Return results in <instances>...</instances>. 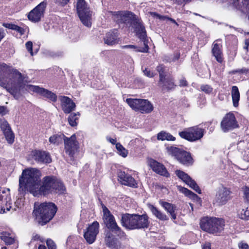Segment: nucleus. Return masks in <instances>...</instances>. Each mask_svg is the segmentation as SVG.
I'll return each instance as SVG.
<instances>
[{"label": "nucleus", "mask_w": 249, "mask_h": 249, "mask_svg": "<svg viewBox=\"0 0 249 249\" xmlns=\"http://www.w3.org/2000/svg\"><path fill=\"white\" fill-rule=\"evenodd\" d=\"M157 139L159 140L164 141H174L175 140V137H173L170 133L161 131L158 134Z\"/></svg>", "instance_id": "obj_37"}, {"label": "nucleus", "mask_w": 249, "mask_h": 249, "mask_svg": "<svg viewBox=\"0 0 249 249\" xmlns=\"http://www.w3.org/2000/svg\"><path fill=\"white\" fill-rule=\"evenodd\" d=\"M31 241H39L40 242L43 243L44 241V239L43 237H41L39 235L36 234L33 235Z\"/></svg>", "instance_id": "obj_51"}, {"label": "nucleus", "mask_w": 249, "mask_h": 249, "mask_svg": "<svg viewBox=\"0 0 249 249\" xmlns=\"http://www.w3.org/2000/svg\"><path fill=\"white\" fill-rule=\"evenodd\" d=\"M24 78L16 69H11L5 64L0 65V86L18 99Z\"/></svg>", "instance_id": "obj_1"}, {"label": "nucleus", "mask_w": 249, "mask_h": 249, "mask_svg": "<svg viewBox=\"0 0 249 249\" xmlns=\"http://www.w3.org/2000/svg\"><path fill=\"white\" fill-rule=\"evenodd\" d=\"M180 86H186L187 85V82L186 80L183 78L180 80L179 81V85Z\"/></svg>", "instance_id": "obj_59"}, {"label": "nucleus", "mask_w": 249, "mask_h": 249, "mask_svg": "<svg viewBox=\"0 0 249 249\" xmlns=\"http://www.w3.org/2000/svg\"><path fill=\"white\" fill-rule=\"evenodd\" d=\"M106 245L111 249H116L117 247V241L114 235L110 232H107L105 236Z\"/></svg>", "instance_id": "obj_29"}, {"label": "nucleus", "mask_w": 249, "mask_h": 249, "mask_svg": "<svg viewBox=\"0 0 249 249\" xmlns=\"http://www.w3.org/2000/svg\"><path fill=\"white\" fill-rule=\"evenodd\" d=\"M76 10L82 23L88 27L91 25L92 12L85 0H77Z\"/></svg>", "instance_id": "obj_7"}, {"label": "nucleus", "mask_w": 249, "mask_h": 249, "mask_svg": "<svg viewBox=\"0 0 249 249\" xmlns=\"http://www.w3.org/2000/svg\"><path fill=\"white\" fill-rule=\"evenodd\" d=\"M239 216L242 219L249 220V208L242 209L239 214Z\"/></svg>", "instance_id": "obj_44"}, {"label": "nucleus", "mask_w": 249, "mask_h": 249, "mask_svg": "<svg viewBox=\"0 0 249 249\" xmlns=\"http://www.w3.org/2000/svg\"><path fill=\"white\" fill-rule=\"evenodd\" d=\"M231 96L233 105L234 107H236L238 106V102L240 99V93L238 88L234 86L232 87Z\"/></svg>", "instance_id": "obj_33"}, {"label": "nucleus", "mask_w": 249, "mask_h": 249, "mask_svg": "<svg viewBox=\"0 0 249 249\" xmlns=\"http://www.w3.org/2000/svg\"><path fill=\"white\" fill-rule=\"evenodd\" d=\"M2 25L6 28L14 30L15 24L3 23Z\"/></svg>", "instance_id": "obj_56"}, {"label": "nucleus", "mask_w": 249, "mask_h": 249, "mask_svg": "<svg viewBox=\"0 0 249 249\" xmlns=\"http://www.w3.org/2000/svg\"><path fill=\"white\" fill-rule=\"evenodd\" d=\"M137 26L136 28V32L138 37L142 40L144 47L141 49L136 50V52L146 53L148 51V46L146 42V31L144 26L141 22H137Z\"/></svg>", "instance_id": "obj_20"}, {"label": "nucleus", "mask_w": 249, "mask_h": 249, "mask_svg": "<svg viewBox=\"0 0 249 249\" xmlns=\"http://www.w3.org/2000/svg\"><path fill=\"white\" fill-rule=\"evenodd\" d=\"M46 244L48 249H56V246L55 243L50 239H48L46 241Z\"/></svg>", "instance_id": "obj_47"}, {"label": "nucleus", "mask_w": 249, "mask_h": 249, "mask_svg": "<svg viewBox=\"0 0 249 249\" xmlns=\"http://www.w3.org/2000/svg\"><path fill=\"white\" fill-rule=\"evenodd\" d=\"M7 112V108L4 106H0V114L1 115H5Z\"/></svg>", "instance_id": "obj_57"}, {"label": "nucleus", "mask_w": 249, "mask_h": 249, "mask_svg": "<svg viewBox=\"0 0 249 249\" xmlns=\"http://www.w3.org/2000/svg\"><path fill=\"white\" fill-rule=\"evenodd\" d=\"M159 84L160 86L162 88L163 90H169L174 88L175 85L172 80L169 78H166L161 82V83Z\"/></svg>", "instance_id": "obj_32"}, {"label": "nucleus", "mask_w": 249, "mask_h": 249, "mask_svg": "<svg viewBox=\"0 0 249 249\" xmlns=\"http://www.w3.org/2000/svg\"><path fill=\"white\" fill-rule=\"evenodd\" d=\"M41 173L36 168H29L23 171L19 178L18 192L21 196H24L26 191L33 195L40 183Z\"/></svg>", "instance_id": "obj_2"}, {"label": "nucleus", "mask_w": 249, "mask_h": 249, "mask_svg": "<svg viewBox=\"0 0 249 249\" xmlns=\"http://www.w3.org/2000/svg\"><path fill=\"white\" fill-rule=\"evenodd\" d=\"M29 157L38 163H50L52 161L50 155L45 151L34 150L31 152Z\"/></svg>", "instance_id": "obj_18"}, {"label": "nucleus", "mask_w": 249, "mask_h": 249, "mask_svg": "<svg viewBox=\"0 0 249 249\" xmlns=\"http://www.w3.org/2000/svg\"><path fill=\"white\" fill-rule=\"evenodd\" d=\"M234 1V4L238 7L237 8L242 11H249V0H236Z\"/></svg>", "instance_id": "obj_34"}, {"label": "nucleus", "mask_w": 249, "mask_h": 249, "mask_svg": "<svg viewBox=\"0 0 249 249\" xmlns=\"http://www.w3.org/2000/svg\"><path fill=\"white\" fill-rule=\"evenodd\" d=\"M143 73L145 75L148 77H153L155 75V74L147 68L145 69L143 71Z\"/></svg>", "instance_id": "obj_52"}, {"label": "nucleus", "mask_w": 249, "mask_h": 249, "mask_svg": "<svg viewBox=\"0 0 249 249\" xmlns=\"http://www.w3.org/2000/svg\"><path fill=\"white\" fill-rule=\"evenodd\" d=\"M70 0H56V2L61 6H64L67 4Z\"/></svg>", "instance_id": "obj_58"}, {"label": "nucleus", "mask_w": 249, "mask_h": 249, "mask_svg": "<svg viewBox=\"0 0 249 249\" xmlns=\"http://www.w3.org/2000/svg\"><path fill=\"white\" fill-rule=\"evenodd\" d=\"M201 228L209 233H218L224 229L225 222L223 219L216 217H206L200 221Z\"/></svg>", "instance_id": "obj_5"}, {"label": "nucleus", "mask_w": 249, "mask_h": 249, "mask_svg": "<svg viewBox=\"0 0 249 249\" xmlns=\"http://www.w3.org/2000/svg\"><path fill=\"white\" fill-rule=\"evenodd\" d=\"M4 32L2 28H0V41L4 37Z\"/></svg>", "instance_id": "obj_62"}, {"label": "nucleus", "mask_w": 249, "mask_h": 249, "mask_svg": "<svg viewBox=\"0 0 249 249\" xmlns=\"http://www.w3.org/2000/svg\"><path fill=\"white\" fill-rule=\"evenodd\" d=\"M99 224L97 221H94L89 225L84 232V237L89 244L93 243L99 233Z\"/></svg>", "instance_id": "obj_14"}, {"label": "nucleus", "mask_w": 249, "mask_h": 249, "mask_svg": "<svg viewBox=\"0 0 249 249\" xmlns=\"http://www.w3.org/2000/svg\"><path fill=\"white\" fill-rule=\"evenodd\" d=\"M13 30H15V31H17L18 32L20 33V34L21 35H23L25 33V30L23 28H22L17 25H15Z\"/></svg>", "instance_id": "obj_53"}, {"label": "nucleus", "mask_w": 249, "mask_h": 249, "mask_svg": "<svg viewBox=\"0 0 249 249\" xmlns=\"http://www.w3.org/2000/svg\"><path fill=\"white\" fill-rule=\"evenodd\" d=\"M211 246L210 243L206 242L203 245L202 249H211Z\"/></svg>", "instance_id": "obj_60"}, {"label": "nucleus", "mask_w": 249, "mask_h": 249, "mask_svg": "<svg viewBox=\"0 0 249 249\" xmlns=\"http://www.w3.org/2000/svg\"><path fill=\"white\" fill-rule=\"evenodd\" d=\"M126 102L133 109L142 113H149L153 109L152 105L147 100L128 98Z\"/></svg>", "instance_id": "obj_8"}, {"label": "nucleus", "mask_w": 249, "mask_h": 249, "mask_svg": "<svg viewBox=\"0 0 249 249\" xmlns=\"http://www.w3.org/2000/svg\"><path fill=\"white\" fill-rule=\"evenodd\" d=\"M53 193H63L65 190V187L63 183L55 179V185L53 186Z\"/></svg>", "instance_id": "obj_39"}, {"label": "nucleus", "mask_w": 249, "mask_h": 249, "mask_svg": "<svg viewBox=\"0 0 249 249\" xmlns=\"http://www.w3.org/2000/svg\"><path fill=\"white\" fill-rule=\"evenodd\" d=\"M231 191L226 187H222L217 191L213 203L217 206L226 204L231 198Z\"/></svg>", "instance_id": "obj_15"}, {"label": "nucleus", "mask_w": 249, "mask_h": 249, "mask_svg": "<svg viewBox=\"0 0 249 249\" xmlns=\"http://www.w3.org/2000/svg\"><path fill=\"white\" fill-rule=\"evenodd\" d=\"M176 175L178 177V178L181 179L183 182H184L186 184L189 186L191 188L193 189L195 191H196L198 194L201 193V190L195 182V181L192 179L190 176L188 175V174H186L184 172L180 170H176Z\"/></svg>", "instance_id": "obj_19"}, {"label": "nucleus", "mask_w": 249, "mask_h": 249, "mask_svg": "<svg viewBox=\"0 0 249 249\" xmlns=\"http://www.w3.org/2000/svg\"><path fill=\"white\" fill-rule=\"evenodd\" d=\"M160 204L164 209L165 211L171 215V219L175 222V220L177 218V214L176 213V207L168 202L160 200L159 201Z\"/></svg>", "instance_id": "obj_24"}, {"label": "nucleus", "mask_w": 249, "mask_h": 249, "mask_svg": "<svg viewBox=\"0 0 249 249\" xmlns=\"http://www.w3.org/2000/svg\"><path fill=\"white\" fill-rule=\"evenodd\" d=\"M5 138L9 143H12L14 142V134L13 133L11 129H8L6 131L3 133Z\"/></svg>", "instance_id": "obj_43"}, {"label": "nucleus", "mask_w": 249, "mask_h": 249, "mask_svg": "<svg viewBox=\"0 0 249 249\" xmlns=\"http://www.w3.org/2000/svg\"><path fill=\"white\" fill-rule=\"evenodd\" d=\"M79 116L80 113L79 112L72 113L70 115L68 120L69 124L71 126H75L77 125V123L76 121L78 120Z\"/></svg>", "instance_id": "obj_38"}, {"label": "nucleus", "mask_w": 249, "mask_h": 249, "mask_svg": "<svg viewBox=\"0 0 249 249\" xmlns=\"http://www.w3.org/2000/svg\"><path fill=\"white\" fill-rule=\"evenodd\" d=\"M215 41L213 43L212 53L217 62L222 63L223 61V54L221 51L222 45Z\"/></svg>", "instance_id": "obj_25"}, {"label": "nucleus", "mask_w": 249, "mask_h": 249, "mask_svg": "<svg viewBox=\"0 0 249 249\" xmlns=\"http://www.w3.org/2000/svg\"><path fill=\"white\" fill-rule=\"evenodd\" d=\"M121 222L123 227L129 230L147 228L149 224L146 214H123Z\"/></svg>", "instance_id": "obj_3"}, {"label": "nucleus", "mask_w": 249, "mask_h": 249, "mask_svg": "<svg viewBox=\"0 0 249 249\" xmlns=\"http://www.w3.org/2000/svg\"><path fill=\"white\" fill-rule=\"evenodd\" d=\"M105 43L108 45H113L118 43L119 38L118 37L117 32L114 30L107 34L104 38Z\"/></svg>", "instance_id": "obj_26"}, {"label": "nucleus", "mask_w": 249, "mask_h": 249, "mask_svg": "<svg viewBox=\"0 0 249 249\" xmlns=\"http://www.w3.org/2000/svg\"><path fill=\"white\" fill-rule=\"evenodd\" d=\"M221 126L224 132L237 127V122L234 115L231 113L227 114L221 122Z\"/></svg>", "instance_id": "obj_17"}, {"label": "nucleus", "mask_w": 249, "mask_h": 249, "mask_svg": "<svg viewBox=\"0 0 249 249\" xmlns=\"http://www.w3.org/2000/svg\"><path fill=\"white\" fill-rule=\"evenodd\" d=\"M118 178L123 184L133 187H137V184L136 180L131 176L126 174L125 172L120 171L118 173Z\"/></svg>", "instance_id": "obj_23"}, {"label": "nucleus", "mask_w": 249, "mask_h": 249, "mask_svg": "<svg viewBox=\"0 0 249 249\" xmlns=\"http://www.w3.org/2000/svg\"><path fill=\"white\" fill-rule=\"evenodd\" d=\"M61 106L65 113H70L75 108L76 105L72 100L68 97L61 96L59 97Z\"/></svg>", "instance_id": "obj_22"}, {"label": "nucleus", "mask_w": 249, "mask_h": 249, "mask_svg": "<svg viewBox=\"0 0 249 249\" xmlns=\"http://www.w3.org/2000/svg\"><path fill=\"white\" fill-rule=\"evenodd\" d=\"M149 14L154 17V18H159L160 20H165L166 19H168V18L166 17V16H161L160 15H159L158 14L155 13V12H151L149 13Z\"/></svg>", "instance_id": "obj_49"}, {"label": "nucleus", "mask_w": 249, "mask_h": 249, "mask_svg": "<svg viewBox=\"0 0 249 249\" xmlns=\"http://www.w3.org/2000/svg\"><path fill=\"white\" fill-rule=\"evenodd\" d=\"M148 207L152 213L160 221H165L169 220L168 216L164 213L151 204L148 205Z\"/></svg>", "instance_id": "obj_27"}, {"label": "nucleus", "mask_w": 249, "mask_h": 249, "mask_svg": "<svg viewBox=\"0 0 249 249\" xmlns=\"http://www.w3.org/2000/svg\"><path fill=\"white\" fill-rule=\"evenodd\" d=\"M9 190L2 189H0V213H6L4 206L2 205V203L6 202L7 199L9 198Z\"/></svg>", "instance_id": "obj_28"}, {"label": "nucleus", "mask_w": 249, "mask_h": 249, "mask_svg": "<svg viewBox=\"0 0 249 249\" xmlns=\"http://www.w3.org/2000/svg\"><path fill=\"white\" fill-rule=\"evenodd\" d=\"M242 190L244 199L249 203V187L245 186L242 188Z\"/></svg>", "instance_id": "obj_46"}, {"label": "nucleus", "mask_w": 249, "mask_h": 249, "mask_svg": "<svg viewBox=\"0 0 249 249\" xmlns=\"http://www.w3.org/2000/svg\"><path fill=\"white\" fill-rule=\"evenodd\" d=\"M180 57V54L179 53H176L174 54V57L172 58V61H175L178 60Z\"/></svg>", "instance_id": "obj_63"}, {"label": "nucleus", "mask_w": 249, "mask_h": 249, "mask_svg": "<svg viewBox=\"0 0 249 249\" xmlns=\"http://www.w3.org/2000/svg\"><path fill=\"white\" fill-rule=\"evenodd\" d=\"M167 150L169 155L175 157L181 163L186 165L193 163V159L189 153L174 146L167 147Z\"/></svg>", "instance_id": "obj_9"}, {"label": "nucleus", "mask_w": 249, "mask_h": 249, "mask_svg": "<svg viewBox=\"0 0 249 249\" xmlns=\"http://www.w3.org/2000/svg\"><path fill=\"white\" fill-rule=\"evenodd\" d=\"M201 89L207 93H211L213 90V88L208 85H203L200 87Z\"/></svg>", "instance_id": "obj_48"}, {"label": "nucleus", "mask_w": 249, "mask_h": 249, "mask_svg": "<svg viewBox=\"0 0 249 249\" xmlns=\"http://www.w3.org/2000/svg\"><path fill=\"white\" fill-rule=\"evenodd\" d=\"M57 207L52 202H44L38 207L35 206L34 213L38 222L41 225H44L53 219L57 212Z\"/></svg>", "instance_id": "obj_4"}, {"label": "nucleus", "mask_w": 249, "mask_h": 249, "mask_svg": "<svg viewBox=\"0 0 249 249\" xmlns=\"http://www.w3.org/2000/svg\"><path fill=\"white\" fill-rule=\"evenodd\" d=\"M116 148L118 154L124 158L126 157L128 154V151L120 143L116 144Z\"/></svg>", "instance_id": "obj_42"}, {"label": "nucleus", "mask_w": 249, "mask_h": 249, "mask_svg": "<svg viewBox=\"0 0 249 249\" xmlns=\"http://www.w3.org/2000/svg\"><path fill=\"white\" fill-rule=\"evenodd\" d=\"M46 5V0H44L37 5L29 13L28 15L29 20L35 23L39 22L44 16Z\"/></svg>", "instance_id": "obj_13"}, {"label": "nucleus", "mask_w": 249, "mask_h": 249, "mask_svg": "<svg viewBox=\"0 0 249 249\" xmlns=\"http://www.w3.org/2000/svg\"><path fill=\"white\" fill-rule=\"evenodd\" d=\"M121 48L122 49H136V50H139V49H141V48H140V49H138L137 47H136V46H134V45H124V46H122L121 47Z\"/></svg>", "instance_id": "obj_55"}, {"label": "nucleus", "mask_w": 249, "mask_h": 249, "mask_svg": "<svg viewBox=\"0 0 249 249\" xmlns=\"http://www.w3.org/2000/svg\"><path fill=\"white\" fill-rule=\"evenodd\" d=\"M179 190L180 192L185 195L186 196L189 197L190 198L193 199H197L198 198V196L197 195L192 192V191L189 190L187 188L178 187Z\"/></svg>", "instance_id": "obj_40"}, {"label": "nucleus", "mask_w": 249, "mask_h": 249, "mask_svg": "<svg viewBox=\"0 0 249 249\" xmlns=\"http://www.w3.org/2000/svg\"><path fill=\"white\" fill-rule=\"evenodd\" d=\"M157 71L159 73L160 80L159 83H161V82L165 79L166 77L165 68L162 65H160L157 67Z\"/></svg>", "instance_id": "obj_41"}, {"label": "nucleus", "mask_w": 249, "mask_h": 249, "mask_svg": "<svg viewBox=\"0 0 249 249\" xmlns=\"http://www.w3.org/2000/svg\"><path fill=\"white\" fill-rule=\"evenodd\" d=\"M64 145L65 153L73 159L79 148V143L76 141L75 135H72L70 138L66 137L64 139Z\"/></svg>", "instance_id": "obj_12"}, {"label": "nucleus", "mask_w": 249, "mask_h": 249, "mask_svg": "<svg viewBox=\"0 0 249 249\" xmlns=\"http://www.w3.org/2000/svg\"><path fill=\"white\" fill-rule=\"evenodd\" d=\"M25 89L29 92L33 91L38 93L53 102H55L57 100V96L55 94L37 86L27 85L25 87Z\"/></svg>", "instance_id": "obj_16"}, {"label": "nucleus", "mask_w": 249, "mask_h": 249, "mask_svg": "<svg viewBox=\"0 0 249 249\" xmlns=\"http://www.w3.org/2000/svg\"><path fill=\"white\" fill-rule=\"evenodd\" d=\"M55 178L53 177L47 176L43 178L42 185L39 183L38 187L36 189L34 196L39 195H46L49 193H53V186L55 185Z\"/></svg>", "instance_id": "obj_11"}, {"label": "nucleus", "mask_w": 249, "mask_h": 249, "mask_svg": "<svg viewBox=\"0 0 249 249\" xmlns=\"http://www.w3.org/2000/svg\"><path fill=\"white\" fill-rule=\"evenodd\" d=\"M0 127L3 133L8 130V129H11L9 124L5 120H0Z\"/></svg>", "instance_id": "obj_45"}, {"label": "nucleus", "mask_w": 249, "mask_h": 249, "mask_svg": "<svg viewBox=\"0 0 249 249\" xmlns=\"http://www.w3.org/2000/svg\"><path fill=\"white\" fill-rule=\"evenodd\" d=\"M203 128L195 126L187 128L186 130L179 132L182 138L190 142H195L201 139L204 135Z\"/></svg>", "instance_id": "obj_10"}, {"label": "nucleus", "mask_w": 249, "mask_h": 249, "mask_svg": "<svg viewBox=\"0 0 249 249\" xmlns=\"http://www.w3.org/2000/svg\"><path fill=\"white\" fill-rule=\"evenodd\" d=\"M21 199H18L17 200L14 206L12 205L11 203V200L10 199V197H9V198L7 199L6 202L5 203V205L6 206V213L8 212H10L11 213L16 211L17 209H18L21 206Z\"/></svg>", "instance_id": "obj_31"}, {"label": "nucleus", "mask_w": 249, "mask_h": 249, "mask_svg": "<svg viewBox=\"0 0 249 249\" xmlns=\"http://www.w3.org/2000/svg\"><path fill=\"white\" fill-rule=\"evenodd\" d=\"M103 219L106 227L117 236L121 238L125 236V232L118 225L114 216L109 210L104 205H102Z\"/></svg>", "instance_id": "obj_6"}, {"label": "nucleus", "mask_w": 249, "mask_h": 249, "mask_svg": "<svg viewBox=\"0 0 249 249\" xmlns=\"http://www.w3.org/2000/svg\"><path fill=\"white\" fill-rule=\"evenodd\" d=\"M249 46V39H246L245 41V46H244V48L247 50H248Z\"/></svg>", "instance_id": "obj_64"}, {"label": "nucleus", "mask_w": 249, "mask_h": 249, "mask_svg": "<svg viewBox=\"0 0 249 249\" xmlns=\"http://www.w3.org/2000/svg\"><path fill=\"white\" fill-rule=\"evenodd\" d=\"M26 48L27 50L30 52L31 55H33V43L32 41H29L27 42L25 44Z\"/></svg>", "instance_id": "obj_50"}, {"label": "nucleus", "mask_w": 249, "mask_h": 249, "mask_svg": "<svg viewBox=\"0 0 249 249\" xmlns=\"http://www.w3.org/2000/svg\"><path fill=\"white\" fill-rule=\"evenodd\" d=\"M132 13L128 11L119 12L117 14V17L120 18L121 22H125L128 19H131L133 17Z\"/></svg>", "instance_id": "obj_36"}, {"label": "nucleus", "mask_w": 249, "mask_h": 249, "mask_svg": "<svg viewBox=\"0 0 249 249\" xmlns=\"http://www.w3.org/2000/svg\"><path fill=\"white\" fill-rule=\"evenodd\" d=\"M66 137L62 134H55L49 138V142L53 144L58 145L61 143L64 139H66Z\"/></svg>", "instance_id": "obj_35"}, {"label": "nucleus", "mask_w": 249, "mask_h": 249, "mask_svg": "<svg viewBox=\"0 0 249 249\" xmlns=\"http://www.w3.org/2000/svg\"><path fill=\"white\" fill-rule=\"evenodd\" d=\"M0 239L7 245H12L15 241V236L6 231H3L0 233Z\"/></svg>", "instance_id": "obj_30"}, {"label": "nucleus", "mask_w": 249, "mask_h": 249, "mask_svg": "<svg viewBox=\"0 0 249 249\" xmlns=\"http://www.w3.org/2000/svg\"><path fill=\"white\" fill-rule=\"evenodd\" d=\"M148 164L156 173L166 177H169V174L167 172L166 168L160 163L151 159L148 160Z\"/></svg>", "instance_id": "obj_21"}, {"label": "nucleus", "mask_w": 249, "mask_h": 249, "mask_svg": "<svg viewBox=\"0 0 249 249\" xmlns=\"http://www.w3.org/2000/svg\"><path fill=\"white\" fill-rule=\"evenodd\" d=\"M238 248L240 249H249V246L247 243L241 242L238 244Z\"/></svg>", "instance_id": "obj_54"}, {"label": "nucleus", "mask_w": 249, "mask_h": 249, "mask_svg": "<svg viewBox=\"0 0 249 249\" xmlns=\"http://www.w3.org/2000/svg\"><path fill=\"white\" fill-rule=\"evenodd\" d=\"M107 140L108 142H110V143H111L113 144H116L117 143L115 139L111 138L109 137H107Z\"/></svg>", "instance_id": "obj_61"}]
</instances>
